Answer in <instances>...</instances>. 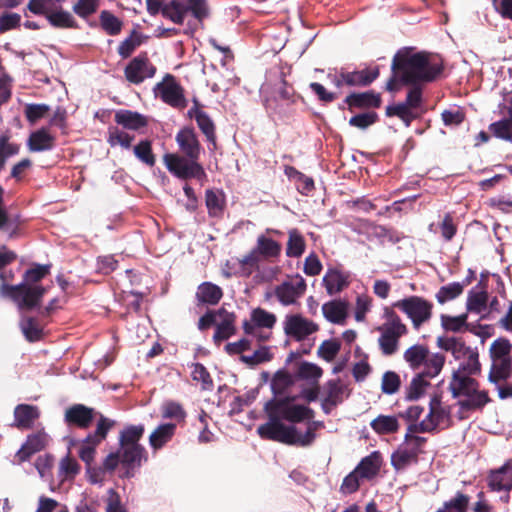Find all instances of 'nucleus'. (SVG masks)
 <instances>
[{"label":"nucleus","instance_id":"1","mask_svg":"<svg viewBox=\"0 0 512 512\" xmlns=\"http://www.w3.org/2000/svg\"><path fill=\"white\" fill-rule=\"evenodd\" d=\"M295 399V396L274 397L265 403L263 410L268 420L257 427L261 439L298 446L296 426L283 421L301 423L313 419L315 412L308 406L294 404Z\"/></svg>","mask_w":512,"mask_h":512},{"label":"nucleus","instance_id":"2","mask_svg":"<svg viewBox=\"0 0 512 512\" xmlns=\"http://www.w3.org/2000/svg\"><path fill=\"white\" fill-rule=\"evenodd\" d=\"M461 360L457 369L452 372L448 390L452 398L458 399L457 418L462 421L468 419L472 413H482L492 399L487 390L480 388V382L475 378L482 371L478 351Z\"/></svg>","mask_w":512,"mask_h":512},{"label":"nucleus","instance_id":"3","mask_svg":"<svg viewBox=\"0 0 512 512\" xmlns=\"http://www.w3.org/2000/svg\"><path fill=\"white\" fill-rule=\"evenodd\" d=\"M391 71L400 73L404 85L431 83L444 71V61L426 51L414 52L413 47H403L393 56Z\"/></svg>","mask_w":512,"mask_h":512},{"label":"nucleus","instance_id":"4","mask_svg":"<svg viewBox=\"0 0 512 512\" xmlns=\"http://www.w3.org/2000/svg\"><path fill=\"white\" fill-rule=\"evenodd\" d=\"M50 273V265L37 264L28 269L23 276V281L17 285H4L3 293L8 295L20 310H32L38 307L47 288L38 284Z\"/></svg>","mask_w":512,"mask_h":512},{"label":"nucleus","instance_id":"5","mask_svg":"<svg viewBox=\"0 0 512 512\" xmlns=\"http://www.w3.org/2000/svg\"><path fill=\"white\" fill-rule=\"evenodd\" d=\"M190 13L192 20L188 28L194 32L204 28V21L210 16V7L207 0H170L162 3V17L175 24H183L185 17Z\"/></svg>","mask_w":512,"mask_h":512},{"label":"nucleus","instance_id":"6","mask_svg":"<svg viewBox=\"0 0 512 512\" xmlns=\"http://www.w3.org/2000/svg\"><path fill=\"white\" fill-rule=\"evenodd\" d=\"M393 307L402 311L418 330L432 318L433 303L421 296H409L393 303Z\"/></svg>","mask_w":512,"mask_h":512},{"label":"nucleus","instance_id":"7","mask_svg":"<svg viewBox=\"0 0 512 512\" xmlns=\"http://www.w3.org/2000/svg\"><path fill=\"white\" fill-rule=\"evenodd\" d=\"M163 159L167 169L179 179H196L201 184L207 180L203 166L196 160H189L186 156L173 153L165 154Z\"/></svg>","mask_w":512,"mask_h":512},{"label":"nucleus","instance_id":"8","mask_svg":"<svg viewBox=\"0 0 512 512\" xmlns=\"http://www.w3.org/2000/svg\"><path fill=\"white\" fill-rule=\"evenodd\" d=\"M162 102L177 110L185 109L188 104L184 87L169 73L162 77Z\"/></svg>","mask_w":512,"mask_h":512},{"label":"nucleus","instance_id":"9","mask_svg":"<svg viewBox=\"0 0 512 512\" xmlns=\"http://www.w3.org/2000/svg\"><path fill=\"white\" fill-rule=\"evenodd\" d=\"M283 329L287 336L297 341H302L309 335L317 332L319 326L300 314H292L285 317Z\"/></svg>","mask_w":512,"mask_h":512},{"label":"nucleus","instance_id":"10","mask_svg":"<svg viewBox=\"0 0 512 512\" xmlns=\"http://www.w3.org/2000/svg\"><path fill=\"white\" fill-rule=\"evenodd\" d=\"M156 73L146 53H141L133 58L126 66L124 74L126 79L133 84H140L146 78L153 77Z\"/></svg>","mask_w":512,"mask_h":512},{"label":"nucleus","instance_id":"11","mask_svg":"<svg viewBox=\"0 0 512 512\" xmlns=\"http://www.w3.org/2000/svg\"><path fill=\"white\" fill-rule=\"evenodd\" d=\"M306 281L296 275L294 281H285L275 287V296L284 306L295 304L297 299L304 295L306 291Z\"/></svg>","mask_w":512,"mask_h":512},{"label":"nucleus","instance_id":"12","mask_svg":"<svg viewBox=\"0 0 512 512\" xmlns=\"http://www.w3.org/2000/svg\"><path fill=\"white\" fill-rule=\"evenodd\" d=\"M95 410L84 404H73L65 410L64 421L69 427L88 429L94 418Z\"/></svg>","mask_w":512,"mask_h":512},{"label":"nucleus","instance_id":"13","mask_svg":"<svg viewBox=\"0 0 512 512\" xmlns=\"http://www.w3.org/2000/svg\"><path fill=\"white\" fill-rule=\"evenodd\" d=\"M49 435L42 429L29 434L26 441L16 453L19 463L28 461L32 455L44 450L49 443Z\"/></svg>","mask_w":512,"mask_h":512},{"label":"nucleus","instance_id":"14","mask_svg":"<svg viewBox=\"0 0 512 512\" xmlns=\"http://www.w3.org/2000/svg\"><path fill=\"white\" fill-rule=\"evenodd\" d=\"M176 142L184 156L189 160L199 162L202 148L193 128L185 127L181 129L176 135Z\"/></svg>","mask_w":512,"mask_h":512},{"label":"nucleus","instance_id":"15","mask_svg":"<svg viewBox=\"0 0 512 512\" xmlns=\"http://www.w3.org/2000/svg\"><path fill=\"white\" fill-rule=\"evenodd\" d=\"M350 111L353 109H376L382 105V98L380 93L373 90L365 92H353L349 94L345 100Z\"/></svg>","mask_w":512,"mask_h":512},{"label":"nucleus","instance_id":"16","mask_svg":"<svg viewBox=\"0 0 512 512\" xmlns=\"http://www.w3.org/2000/svg\"><path fill=\"white\" fill-rule=\"evenodd\" d=\"M219 322L216 321V329L213 336L214 342L220 344L221 342L229 339L236 332L235 321L236 316L234 313L227 311L224 307L217 310Z\"/></svg>","mask_w":512,"mask_h":512},{"label":"nucleus","instance_id":"17","mask_svg":"<svg viewBox=\"0 0 512 512\" xmlns=\"http://www.w3.org/2000/svg\"><path fill=\"white\" fill-rule=\"evenodd\" d=\"M380 75L378 66L365 68L363 70L347 71L342 69V79L349 87H367L372 84Z\"/></svg>","mask_w":512,"mask_h":512},{"label":"nucleus","instance_id":"18","mask_svg":"<svg viewBox=\"0 0 512 512\" xmlns=\"http://www.w3.org/2000/svg\"><path fill=\"white\" fill-rule=\"evenodd\" d=\"M382 462L380 452L374 451L362 458L354 470L362 480L372 481L379 475Z\"/></svg>","mask_w":512,"mask_h":512},{"label":"nucleus","instance_id":"19","mask_svg":"<svg viewBox=\"0 0 512 512\" xmlns=\"http://www.w3.org/2000/svg\"><path fill=\"white\" fill-rule=\"evenodd\" d=\"M38 407L29 404H18L14 408V422L12 426L19 430H29L39 418Z\"/></svg>","mask_w":512,"mask_h":512},{"label":"nucleus","instance_id":"20","mask_svg":"<svg viewBox=\"0 0 512 512\" xmlns=\"http://www.w3.org/2000/svg\"><path fill=\"white\" fill-rule=\"evenodd\" d=\"M381 335L378 344L383 355L391 356L395 354L399 348L400 338L408 332H402L401 329L380 327Z\"/></svg>","mask_w":512,"mask_h":512},{"label":"nucleus","instance_id":"21","mask_svg":"<svg viewBox=\"0 0 512 512\" xmlns=\"http://www.w3.org/2000/svg\"><path fill=\"white\" fill-rule=\"evenodd\" d=\"M510 471L512 473V457L508 459L500 468L492 470L488 475V487L492 491L500 492L510 490L512 482L507 481L505 474Z\"/></svg>","mask_w":512,"mask_h":512},{"label":"nucleus","instance_id":"22","mask_svg":"<svg viewBox=\"0 0 512 512\" xmlns=\"http://www.w3.org/2000/svg\"><path fill=\"white\" fill-rule=\"evenodd\" d=\"M195 297L198 305L213 306L219 303L223 297V291L212 282H203L198 286Z\"/></svg>","mask_w":512,"mask_h":512},{"label":"nucleus","instance_id":"23","mask_svg":"<svg viewBox=\"0 0 512 512\" xmlns=\"http://www.w3.org/2000/svg\"><path fill=\"white\" fill-rule=\"evenodd\" d=\"M27 145L31 152L49 151L55 146V137L41 128L30 134Z\"/></svg>","mask_w":512,"mask_h":512},{"label":"nucleus","instance_id":"24","mask_svg":"<svg viewBox=\"0 0 512 512\" xmlns=\"http://www.w3.org/2000/svg\"><path fill=\"white\" fill-rule=\"evenodd\" d=\"M276 323V316L262 308H256L251 313V322L244 321L243 329L246 334H252L255 326L272 328Z\"/></svg>","mask_w":512,"mask_h":512},{"label":"nucleus","instance_id":"25","mask_svg":"<svg viewBox=\"0 0 512 512\" xmlns=\"http://www.w3.org/2000/svg\"><path fill=\"white\" fill-rule=\"evenodd\" d=\"M446 357L442 353H432L428 351V357L419 365L417 373L428 376V378H435L442 371L445 364Z\"/></svg>","mask_w":512,"mask_h":512},{"label":"nucleus","instance_id":"26","mask_svg":"<svg viewBox=\"0 0 512 512\" xmlns=\"http://www.w3.org/2000/svg\"><path fill=\"white\" fill-rule=\"evenodd\" d=\"M114 120L118 125L129 130H138L147 125V120L142 114L125 109L117 111Z\"/></svg>","mask_w":512,"mask_h":512},{"label":"nucleus","instance_id":"27","mask_svg":"<svg viewBox=\"0 0 512 512\" xmlns=\"http://www.w3.org/2000/svg\"><path fill=\"white\" fill-rule=\"evenodd\" d=\"M488 301V292L486 285L480 282L468 293L466 307L470 312L481 313L486 310Z\"/></svg>","mask_w":512,"mask_h":512},{"label":"nucleus","instance_id":"28","mask_svg":"<svg viewBox=\"0 0 512 512\" xmlns=\"http://www.w3.org/2000/svg\"><path fill=\"white\" fill-rule=\"evenodd\" d=\"M324 317L334 324H343L347 317V303L341 300H331L322 306Z\"/></svg>","mask_w":512,"mask_h":512},{"label":"nucleus","instance_id":"29","mask_svg":"<svg viewBox=\"0 0 512 512\" xmlns=\"http://www.w3.org/2000/svg\"><path fill=\"white\" fill-rule=\"evenodd\" d=\"M323 284L327 293L332 296L341 292L349 285L347 277L337 269H329L323 277Z\"/></svg>","mask_w":512,"mask_h":512},{"label":"nucleus","instance_id":"30","mask_svg":"<svg viewBox=\"0 0 512 512\" xmlns=\"http://www.w3.org/2000/svg\"><path fill=\"white\" fill-rule=\"evenodd\" d=\"M471 496L464 491H457L455 495L445 501L441 508L436 512H468L470 507Z\"/></svg>","mask_w":512,"mask_h":512},{"label":"nucleus","instance_id":"31","mask_svg":"<svg viewBox=\"0 0 512 512\" xmlns=\"http://www.w3.org/2000/svg\"><path fill=\"white\" fill-rule=\"evenodd\" d=\"M371 428L379 435L398 432L400 424L396 416L379 415L370 422Z\"/></svg>","mask_w":512,"mask_h":512},{"label":"nucleus","instance_id":"32","mask_svg":"<svg viewBox=\"0 0 512 512\" xmlns=\"http://www.w3.org/2000/svg\"><path fill=\"white\" fill-rule=\"evenodd\" d=\"M257 253L265 259L277 258L281 254V244L272 238L260 235L255 247Z\"/></svg>","mask_w":512,"mask_h":512},{"label":"nucleus","instance_id":"33","mask_svg":"<svg viewBox=\"0 0 512 512\" xmlns=\"http://www.w3.org/2000/svg\"><path fill=\"white\" fill-rule=\"evenodd\" d=\"M305 248L306 242L299 230L296 228L289 230L286 255L292 258H299L305 252Z\"/></svg>","mask_w":512,"mask_h":512},{"label":"nucleus","instance_id":"34","mask_svg":"<svg viewBox=\"0 0 512 512\" xmlns=\"http://www.w3.org/2000/svg\"><path fill=\"white\" fill-rule=\"evenodd\" d=\"M428 351L426 345L414 344L404 351L403 358L412 370H419L420 363L428 357Z\"/></svg>","mask_w":512,"mask_h":512},{"label":"nucleus","instance_id":"35","mask_svg":"<svg viewBox=\"0 0 512 512\" xmlns=\"http://www.w3.org/2000/svg\"><path fill=\"white\" fill-rule=\"evenodd\" d=\"M187 412L183 405L177 401L168 400L162 404V420L186 423Z\"/></svg>","mask_w":512,"mask_h":512},{"label":"nucleus","instance_id":"36","mask_svg":"<svg viewBox=\"0 0 512 512\" xmlns=\"http://www.w3.org/2000/svg\"><path fill=\"white\" fill-rule=\"evenodd\" d=\"M20 328L25 339L29 342L40 341L44 336L43 327L34 317H23L20 321Z\"/></svg>","mask_w":512,"mask_h":512},{"label":"nucleus","instance_id":"37","mask_svg":"<svg viewBox=\"0 0 512 512\" xmlns=\"http://www.w3.org/2000/svg\"><path fill=\"white\" fill-rule=\"evenodd\" d=\"M118 452L120 453L121 464L125 468L131 469L140 465L144 448L142 446H120V450Z\"/></svg>","mask_w":512,"mask_h":512},{"label":"nucleus","instance_id":"38","mask_svg":"<svg viewBox=\"0 0 512 512\" xmlns=\"http://www.w3.org/2000/svg\"><path fill=\"white\" fill-rule=\"evenodd\" d=\"M205 203L210 216H221L225 209V196L222 192L208 189L205 193Z\"/></svg>","mask_w":512,"mask_h":512},{"label":"nucleus","instance_id":"39","mask_svg":"<svg viewBox=\"0 0 512 512\" xmlns=\"http://www.w3.org/2000/svg\"><path fill=\"white\" fill-rule=\"evenodd\" d=\"M46 19L50 25L55 28L65 29L78 27L74 17L68 11L62 9L50 11Z\"/></svg>","mask_w":512,"mask_h":512},{"label":"nucleus","instance_id":"40","mask_svg":"<svg viewBox=\"0 0 512 512\" xmlns=\"http://www.w3.org/2000/svg\"><path fill=\"white\" fill-rule=\"evenodd\" d=\"M511 359L493 362L488 374V381L498 384L500 381L507 380L511 375Z\"/></svg>","mask_w":512,"mask_h":512},{"label":"nucleus","instance_id":"41","mask_svg":"<svg viewBox=\"0 0 512 512\" xmlns=\"http://www.w3.org/2000/svg\"><path fill=\"white\" fill-rule=\"evenodd\" d=\"M196 123L201 130V132L205 135L206 140L212 144V150L217 148V137H216V127L213 120L210 116L205 113H198L196 117Z\"/></svg>","mask_w":512,"mask_h":512},{"label":"nucleus","instance_id":"42","mask_svg":"<svg viewBox=\"0 0 512 512\" xmlns=\"http://www.w3.org/2000/svg\"><path fill=\"white\" fill-rule=\"evenodd\" d=\"M419 461L411 453H408L400 445L391 454V465L396 471H404L409 466L417 464Z\"/></svg>","mask_w":512,"mask_h":512},{"label":"nucleus","instance_id":"43","mask_svg":"<svg viewBox=\"0 0 512 512\" xmlns=\"http://www.w3.org/2000/svg\"><path fill=\"white\" fill-rule=\"evenodd\" d=\"M294 383L292 375L286 370H278L271 381V389L275 396L282 395Z\"/></svg>","mask_w":512,"mask_h":512},{"label":"nucleus","instance_id":"44","mask_svg":"<svg viewBox=\"0 0 512 512\" xmlns=\"http://www.w3.org/2000/svg\"><path fill=\"white\" fill-rule=\"evenodd\" d=\"M429 379L428 376L417 373L407 388L406 398L409 400L419 399L430 386Z\"/></svg>","mask_w":512,"mask_h":512},{"label":"nucleus","instance_id":"45","mask_svg":"<svg viewBox=\"0 0 512 512\" xmlns=\"http://www.w3.org/2000/svg\"><path fill=\"white\" fill-rule=\"evenodd\" d=\"M143 36L137 30H133L131 34L124 39L118 46V54L126 59L132 55V53L142 44Z\"/></svg>","mask_w":512,"mask_h":512},{"label":"nucleus","instance_id":"46","mask_svg":"<svg viewBox=\"0 0 512 512\" xmlns=\"http://www.w3.org/2000/svg\"><path fill=\"white\" fill-rule=\"evenodd\" d=\"M144 427L142 425H130L123 429L120 433V446H141L138 442L143 436Z\"/></svg>","mask_w":512,"mask_h":512},{"label":"nucleus","instance_id":"47","mask_svg":"<svg viewBox=\"0 0 512 512\" xmlns=\"http://www.w3.org/2000/svg\"><path fill=\"white\" fill-rule=\"evenodd\" d=\"M464 291V284L452 282L445 286H441L435 297L439 304H445L459 297Z\"/></svg>","mask_w":512,"mask_h":512},{"label":"nucleus","instance_id":"48","mask_svg":"<svg viewBox=\"0 0 512 512\" xmlns=\"http://www.w3.org/2000/svg\"><path fill=\"white\" fill-rule=\"evenodd\" d=\"M114 424L115 422L113 420L100 415L95 431L87 435V440L94 444H100L106 439L108 432Z\"/></svg>","mask_w":512,"mask_h":512},{"label":"nucleus","instance_id":"49","mask_svg":"<svg viewBox=\"0 0 512 512\" xmlns=\"http://www.w3.org/2000/svg\"><path fill=\"white\" fill-rule=\"evenodd\" d=\"M468 315L467 313L458 315V316H450L446 314H442L440 316L441 326L446 331L451 332H460L463 329L468 328L467 323Z\"/></svg>","mask_w":512,"mask_h":512},{"label":"nucleus","instance_id":"50","mask_svg":"<svg viewBox=\"0 0 512 512\" xmlns=\"http://www.w3.org/2000/svg\"><path fill=\"white\" fill-rule=\"evenodd\" d=\"M511 344L506 338L496 339L490 346V357L493 362L503 361L505 359H511Z\"/></svg>","mask_w":512,"mask_h":512},{"label":"nucleus","instance_id":"51","mask_svg":"<svg viewBox=\"0 0 512 512\" xmlns=\"http://www.w3.org/2000/svg\"><path fill=\"white\" fill-rule=\"evenodd\" d=\"M190 367L192 379L201 383L202 390L211 391L214 383L206 367L201 363H193Z\"/></svg>","mask_w":512,"mask_h":512},{"label":"nucleus","instance_id":"52","mask_svg":"<svg viewBox=\"0 0 512 512\" xmlns=\"http://www.w3.org/2000/svg\"><path fill=\"white\" fill-rule=\"evenodd\" d=\"M426 442L427 438L425 437L405 434L404 441L400 446L419 460V456L424 453L423 448Z\"/></svg>","mask_w":512,"mask_h":512},{"label":"nucleus","instance_id":"53","mask_svg":"<svg viewBox=\"0 0 512 512\" xmlns=\"http://www.w3.org/2000/svg\"><path fill=\"white\" fill-rule=\"evenodd\" d=\"M489 130L496 138L512 142V120L503 118L489 125Z\"/></svg>","mask_w":512,"mask_h":512},{"label":"nucleus","instance_id":"54","mask_svg":"<svg viewBox=\"0 0 512 512\" xmlns=\"http://www.w3.org/2000/svg\"><path fill=\"white\" fill-rule=\"evenodd\" d=\"M327 387V395H326V402L330 404H336L339 405L343 402L344 397V391L345 386L342 384L340 379H332L329 380L326 384Z\"/></svg>","mask_w":512,"mask_h":512},{"label":"nucleus","instance_id":"55","mask_svg":"<svg viewBox=\"0 0 512 512\" xmlns=\"http://www.w3.org/2000/svg\"><path fill=\"white\" fill-rule=\"evenodd\" d=\"M100 23L103 30L111 36L118 35L122 29V22L109 11H102L100 14Z\"/></svg>","mask_w":512,"mask_h":512},{"label":"nucleus","instance_id":"56","mask_svg":"<svg viewBox=\"0 0 512 512\" xmlns=\"http://www.w3.org/2000/svg\"><path fill=\"white\" fill-rule=\"evenodd\" d=\"M133 139L134 136H131L123 130H120L118 127H109L108 129L107 141L111 146L120 145L125 149H129Z\"/></svg>","mask_w":512,"mask_h":512},{"label":"nucleus","instance_id":"57","mask_svg":"<svg viewBox=\"0 0 512 512\" xmlns=\"http://www.w3.org/2000/svg\"><path fill=\"white\" fill-rule=\"evenodd\" d=\"M378 120L379 116L375 111H368L352 116L349 119V125L361 130H365L375 124Z\"/></svg>","mask_w":512,"mask_h":512},{"label":"nucleus","instance_id":"58","mask_svg":"<svg viewBox=\"0 0 512 512\" xmlns=\"http://www.w3.org/2000/svg\"><path fill=\"white\" fill-rule=\"evenodd\" d=\"M400 376L394 371H386L382 376L381 390L384 394L392 395L399 391Z\"/></svg>","mask_w":512,"mask_h":512},{"label":"nucleus","instance_id":"59","mask_svg":"<svg viewBox=\"0 0 512 512\" xmlns=\"http://www.w3.org/2000/svg\"><path fill=\"white\" fill-rule=\"evenodd\" d=\"M135 156L146 165L153 166L156 162L152 152L151 142L143 140L134 147Z\"/></svg>","mask_w":512,"mask_h":512},{"label":"nucleus","instance_id":"60","mask_svg":"<svg viewBox=\"0 0 512 512\" xmlns=\"http://www.w3.org/2000/svg\"><path fill=\"white\" fill-rule=\"evenodd\" d=\"M341 349V344L337 340H325L318 348V355L327 362L335 359Z\"/></svg>","mask_w":512,"mask_h":512},{"label":"nucleus","instance_id":"61","mask_svg":"<svg viewBox=\"0 0 512 512\" xmlns=\"http://www.w3.org/2000/svg\"><path fill=\"white\" fill-rule=\"evenodd\" d=\"M49 111L50 107L46 104H27L24 108L25 117L31 124L45 117Z\"/></svg>","mask_w":512,"mask_h":512},{"label":"nucleus","instance_id":"62","mask_svg":"<svg viewBox=\"0 0 512 512\" xmlns=\"http://www.w3.org/2000/svg\"><path fill=\"white\" fill-rule=\"evenodd\" d=\"M322 427H324L322 421L309 422L306 432L304 434H298V446H310L316 439V430Z\"/></svg>","mask_w":512,"mask_h":512},{"label":"nucleus","instance_id":"63","mask_svg":"<svg viewBox=\"0 0 512 512\" xmlns=\"http://www.w3.org/2000/svg\"><path fill=\"white\" fill-rule=\"evenodd\" d=\"M273 355L269 348L266 346L260 347L250 356L242 355L241 360L249 365H258L260 363L268 362L272 359Z\"/></svg>","mask_w":512,"mask_h":512},{"label":"nucleus","instance_id":"64","mask_svg":"<svg viewBox=\"0 0 512 512\" xmlns=\"http://www.w3.org/2000/svg\"><path fill=\"white\" fill-rule=\"evenodd\" d=\"M363 481L364 480L359 477V474L353 470L343 479L340 486V492L345 495L353 494L358 491L360 483Z\"/></svg>","mask_w":512,"mask_h":512}]
</instances>
